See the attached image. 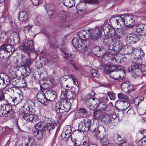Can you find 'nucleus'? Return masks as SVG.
<instances>
[{"label":"nucleus","mask_w":146,"mask_h":146,"mask_svg":"<svg viewBox=\"0 0 146 146\" xmlns=\"http://www.w3.org/2000/svg\"><path fill=\"white\" fill-rule=\"evenodd\" d=\"M5 99V96L4 91L1 89L0 90V101Z\"/></svg>","instance_id":"774afa93"},{"label":"nucleus","mask_w":146,"mask_h":146,"mask_svg":"<svg viewBox=\"0 0 146 146\" xmlns=\"http://www.w3.org/2000/svg\"><path fill=\"white\" fill-rule=\"evenodd\" d=\"M35 127L37 129L40 131H43V132L45 130V128L46 127L43 123L41 122H39L36 124L35 125Z\"/></svg>","instance_id":"72a5a7b5"},{"label":"nucleus","mask_w":146,"mask_h":146,"mask_svg":"<svg viewBox=\"0 0 146 146\" xmlns=\"http://www.w3.org/2000/svg\"><path fill=\"white\" fill-rule=\"evenodd\" d=\"M66 45L64 43L62 44L60 47V50L64 54V57L65 58L68 60L72 66L73 67L74 69L76 70H78V68L75 65V64L73 61V59L74 58V56L73 54H67L66 52Z\"/></svg>","instance_id":"39448f33"},{"label":"nucleus","mask_w":146,"mask_h":146,"mask_svg":"<svg viewBox=\"0 0 146 146\" xmlns=\"http://www.w3.org/2000/svg\"><path fill=\"white\" fill-rule=\"evenodd\" d=\"M138 144L141 146H146V137H143L138 142Z\"/></svg>","instance_id":"de8ad7c7"},{"label":"nucleus","mask_w":146,"mask_h":146,"mask_svg":"<svg viewBox=\"0 0 146 146\" xmlns=\"http://www.w3.org/2000/svg\"><path fill=\"white\" fill-rule=\"evenodd\" d=\"M135 31L137 35H142L144 34L146 35V25L140 24L137 25L135 27Z\"/></svg>","instance_id":"f3484780"},{"label":"nucleus","mask_w":146,"mask_h":146,"mask_svg":"<svg viewBox=\"0 0 146 146\" xmlns=\"http://www.w3.org/2000/svg\"><path fill=\"white\" fill-rule=\"evenodd\" d=\"M59 19L62 22L66 21V13L65 11H62L60 14Z\"/></svg>","instance_id":"ea45409f"},{"label":"nucleus","mask_w":146,"mask_h":146,"mask_svg":"<svg viewBox=\"0 0 146 146\" xmlns=\"http://www.w3.org/2000/svg\"><path fill=\"white\" fill-rule=\"evenodd\" d=\"M102 140V144H103V145H106L110 143L109 140L106 136Z\"/></svg>","instance_id":"4d7b16f0"},{"label":"nucleus","mask_w":146,"mask_h":146,"mask_svg":"<svg viewBox=\"0 0 146 146\" xmlns=\"http://www.w3.org/2000/svg\"><path fill=\"white\" fill-rule=\"evenodd\" d=\"M98 122L96 123L94 122L92 125L91 123V125L90 126L89 128H90V129H89V130L92 132H96L98 130Z\"/></svg>","instance_id":"e433bc0d"},{"label":"nucleus","mask_w":146,"mask_h":146,"mask_svg":"<svg viewBox=\"0 0 146 146\" xmlns=\"http://www.w3.org/2000/svg\"><path fill=\"white\" fill-rule=\"evenodd\" d=\"M91 73L92 76L94 78H98L100 76V74L96 70H92Z\"/></svg>","instance_id":"a18cd8bd"},{"label":"nucleus","mask_w":146,"mask_h":146,"mask_svg":"<svg viewBox=\"0 0 146 146\" xmlns=\"http://www.w3.org/2000/svg\"><path fill=\"white\" fill-rule=\"evenodd\" d=\"M21 66L24 68H23V72L22 73V74L24 77H26L30 74L31 72L29 67L31 64V61L30 59L24 56H22L21 57Z\"/></svg>","instance_id":"7ed1b4c3"},{"label":"nucleus","mask_w":146,"mask_h":146,"mask_svg":"<svg viewBox=\"0 0 146 146\" xmlns=\"http://www.w3.org/2000/svg\"><path fill=\"white\" fill-rule=\"evenodd\" d=\"M109 57L113 61L117 63H119L124 61L123 60V56L120 54H115L114 53H109L108 54Z\"/></svg>","instance_id":"4468645a"},{"label":"nucleus","mask_w":146,"mask_h":146,"mask_svg":"<svg viewBox=\"0 0 146 146\" xmlns=\"http://www.w3.org/2000/svg\"><path fill=\"white\" fill-rule=\"evenodd\" d=\"M125 74L124 70V68L121 69L117 70L111 73L109 75L110 77L115 80L119 79H122L125 78Z\"/></svg>","instance_id":"6e6552de"},{"label":"nucleus","mask_w":146,"mask_h":146,"mask_svg":"<svg viewBox=\"0 0 146 146\" xmlns=\"http://www.w3.org/2000/svg\"><path fill=\"white\" fill-rule=\"evenodd\" d=\"M4 104H3L0 106V116L5 117V114Z\"/></svg>","instance_id":"37998d69"},{"label":"nucleus","mask_w":146,"mask_h":146,"mask_svg":"<svg viewBox=\"0 0 146 146\" xmlns=\"http://www.w3.org/2000/svg\"><path fill=\"white\" fill-rule=\"evenodd\" d=\"M105 120L110 125H115L117 123V119L116 118H114L112 117L110 118L109 116H107L106 118V119Z\"/></svg>","instance_id":"c756f323"},{"label":"nucleus","mask_w":146,"mask_h":146,"mask_svg":"<svg viewBox=\"0 0 146 146\" xmlns=\"http://www.w3.org/2000/svg\"><path fill=\"white\" fill-rule=\"evenodd\" d=\"M106 107V103L104 102H99L98 105L96 106L95 108L97 109H104Z\"/></svg>","instance_id":"79ce46f5"},{"label":"nucleus","mask_w":146,"mask_h":146,"mask_svg":"<svg viewBox=\"0 0 146 146\" xmlns=\"http://www.w3.org/2000/svg\"><path fill=\"white\" fill-rule=\"evenodd\" d=\"M30 113H24L22 115L24 119L28 121L31 122L34 121H36L38 119V117L36 115H33L30 114Z\"/></svg>","instance_id":"6ab92c4d"},{"label":"nucleus","mask_w":146,"mask_h":146,"mask_svg":"<svg viewBox=\"0 0 146 146\" xmlns=\"http://www.w3.org/2000/svg\"><path fill=\"white\" fill-rule=\"evenodd\" d=\"M84 1L86 3L97 4L99 3L98 0H84Z\"/></svg>","instance_id":"864d4df0"},{"label":"nucleus","mask_w":146,"mask_h":146,"mask_svg":"<svg viewBox=\"0 0 146 146\" xmlns=\"http://www.w3.org/2000/svg\"><path fill=\"white\" fill-rule=\"evenodd\" d=\"M13 113L14 111H13L12 108L10 109L9 111H6L5 113L6 114H5V117H10L13 114Z\"/></svg>","instance_id":"bf43d9fd"},{"label":"nucleus","mask_w":146,"mask_h":146,"mask_svg":"<svg viewBox=\"0 0 146 146\" xmlns=\"http://www.w3.org/2000/svg\"><path fill=\"white\" fill-rule=\"evenodd\" d=\"M106 130L105 128L102 125L98 127V130L96 131L94 137L98 140H102L105 137Z\"/></svg>","instance_id":"1a4fd4ad"},{"label":"nucleus","mask_w":146,"mask_h":146,"mask_svg":"<svg viewBox=\"0 0 146 146\" xmlns=\"http://www.w3.org/2000/svg\"><path fill=\"white\" fill-rule=\"evenodd\" d=\"M133 54L138 59H141L144 57V53L142 50L138 48H134Z\"/></svg>","instance_id":"bb28decb"},{"label":"nucleus","mask_w":146,"mask_h":146,"mask_svg":"<svg viewBox=\"0 0 146 146\" xmlns=\"http://www.w3.org/2000/svg\"><path fill=\"white\" fill-rule=\"evenodd\" d=\"M101 36V30L100 28H97L92 29L90 35L91 39L93 41H98L100 39Z\"/></svg>","instance_id":"f8f14e48"},{"label":"nucleus","mask_w":146,"mask_h":146,"mask_svg":"<svg viewBox=\"0 0 146 146\" xmlns=\"http://www.w3.org/2000/svg\"><path fill=\"white\" fill-rule=\"evenodd\" d=\"M56 125V124L53 122L48 124L47 126L48 131L50 133L54 129Z\"/></svg>","instance_id":"a19ab883"},{"label":"nucleus","mask_w":146,"mask_h":146,"mask_svg":"<svg viewBox=\"0 0 146 146\" xmlns=\"http://www.w3.org/2000/svg\"><path fill=\"white\" fill-rule=\"evenodd\" d=\"M122 48L121 42H116L115 45L112 47V49L115 52H119Z\"/></svg>","instance_id":"c9c22d12"},{"label":"nucleus","mask_w":146,"mask_h":146,"mask_svg":"<svg viewBox=\"0 0 146 146\" xmlns=\"http://www.w3.org/2000/svg\"><path fill=\"white\" fill-rule=\"evenodd\" d=\"M33 27V25H28L25 26L24 28V31L28 33L31 29Z\"/></svg>","instance_id":"0e129e2a"},{"label":"nucleus","mask_w":146,"mask_h":146,"mask_svg":"<svg viewBox=\"0 0 146 146\" xmlns=\"http://www.w3.org/2000/svg\"><path fill=\"white\" fill-rule=\"evenodd\" d=\"M9 57V54L6 52L5 50L3 48V46L1 47L0 50V58H6Z\"/></svg>","instance_id":"7c9ffc66"},{"label":"nucleus","mask_w":146,"mask_h":146,"mask_svg":"<svg viewBox=\"0 0 146 146\" xmlns=\"http://www.w3.org/2000/svg\"><path fill=\"white\" fill-rule=\"evenodd\" d=\"M6 34L5 32H0V42L5 39Z\"/></svg>","instance_id":"603ef678"},{"label":"nucleus","mask_w":146,"mask_h":146,"mask_svg":"<svg viewBox=\"0 0 146 146\" xmlns=\"http://www.w3.org/2000/svg\"><path fill=\"white\" fill-rule=\"evenodd\" d=\"M124 17L125 15H122L119 17L118 19H115V22L117 25L120 27L121 25H125Z\"/></svg>","instance_id":"c85d7f7f"},{"label":"nucleus","mask_w":146,"mask_h":146,"mask_svg":"<svg viewBox=\"0 0 146 146\" xmlns=\"http://www.w3.org/2000/svg\"><path fill=\"white\" fill-rule=\"evenodd\" d=\"M133 87V85L129 81H126L123 83L121 86L122 90L125 93L131 92Z\"/></svg>","instance_id":"aec40b11"},{"label":"nucleus","mask_w":146,"mask_h":146,"mask_svg":"<svg viewBox=\"0 0 146 146\" xmlns=\"http://www.w3.org/2000/svg\"><path fill=\"white\" fill-rule=\"evenodd\" d=\"M48 96L49 98L50 101L54 100L56 98V92L52 90H49L46 91Z\"/></svg>","instance_id":"393cba45"},{"label":"nucleus","mask_w":146,"mask_h":146,"mask_svg":"<svg viewBox=\"0 0 146 146\" xmlns=\"http://www.w3.org/2000/svg\"><path fill=\"white\" fill-rule=\"evenodd\" d=\"M20 81L19 79H17L15 81H13L12 83V85L13 87H15L17 88H20L19 81Z\"/></svg>","instance_id":"8fccbe9b"},{"label":"nucleus","mask_w":146,"mask_h":146,"mask_svg":"<svg viewBox=\"0 0 146 146\" xmlns=\"http://www.w3.org/2000/svg\"><path fill=\"white\" fill-rule=\"evenodd\" d=\"M5 77L3 78V82L1 86V89H2L4 88L10 84V80L9 79L7 78H7H8V77L6 76V75L5 74Z\"/></svg>","instance_id":"473e14b6"},{"label":"nucleus","mask_w":146,"mask_h":146,"mask_svg":"<svg viewBox=\"0 0 146 146\" xmlns=\"http://www.w3.org/2000/svg\"><path fill=\"white\" fill-rule=\"evenodd\" d=\"M101 115V112L99 111H96L93 112V117L94 119H96L100 118Z\"/></svg>","instance_id":"49530a36"},{"label":"nucleus","mask_w":146,"mask_h":146,"mask_svg":"<svg viewBox=\"0 0 146 146\" xmlns=\"http://www.w3.org/2000/svg\"><path fill=\"white\" fill-rule=\"evenodd\" d=\"M126 40L129 43H134L139 40V38L136 35L131 34L127 36Z\"/></svg>","instance_id":"4be33fe9"},{"label":"nucleus","mask_w":146,"mask_h":146,"mask_svg":"<svg viewBox=\"0 0 146 146\" xmlns=\"http://www.w3.org/2000/svg\"><path fill=\"white\" fill-rule=\"evenodd\" d=\"M121 32L123 35H125L128 33L129 31L127 27H124L121 29Z\"/></svg>","instance_id":"e2e57ef3"},{"label":"nucleus","mask_w":146,"mask_h":146,"mask_svg":"<svg viewBox=\"0 0 146 146\" xmlns=\"http://www.w3.org/2000/svg\"><path fill=\"white\" fill-rule=\"evenodd\" d=\"M125 25L126 27H132L135 23L134 19L131 15H125Z\"/></svg>","instance_id":"a211bd4d"},{"label":"nucleus","mask_w":146,"mask_h":146,"mask_svg":"<svg viewBox=\"0 0 146 146\" xmlns=\"http://www.w3.org/2000/svg\"><path fill=\"white\" fill-rule=\"evenodd\" d=\"M18 20L21 22L25 21L28 18V15L24 11H21L18 13Z\"/></svg>","instance_id":"cd10ccee"},{"label":"nucleus","mask_w":146,"mask_h":146,"mask_svg":"<svg viewBox=\"0 0 146 146\" xmlns=\"http://www.w3.org/2000/svg\"><path fill=\"white\" fill-rule=\"evenodd\" d=\"M107 95L111 100H114L115 99V94L113 91L108 92Z\"/></svg>","instance_id":"09e8293b"},{"label":"nucleus","mask_w":146,"mask_h":146,"mask_svg":"<svg viewBox=\"0 0 146 146\" xmlns=\"http://www.w3.org/2000/svg\"><path fill=\"white\" fill-rule=\"evenodd\" d=\"M63 5L68 8H71L75 4V0H63Z\"/></svg>","instance_id":"a878e982"},{"label":"nucleus","mask_w":146,"mask_h":146,"mask_svg":"<svg viewBox=\"0 0 146 146\" xmlns=\"http://www.w3.org/2000/svg\"><path fill=\"white\" fill-rule=\"evenodd\" d=\"M121 109L123 111H125L129 107L130 104L127 102L125 101L121 104Z\"/></svg>","instance_id":"4c0bfd02"},{"label":"nucleus","mask_w":146,"mask_h":146,"mask_svg":"<svg viewBox=\"0 0 146 146\" xmlns=\"http://www.w3.org/2000/svg\"><path fill=\"white\" fill-rule=\"evenodd\" d=\"M65 88V87H64L63 86H62L61 87V95H63L64 97V98H66V97L67 96V94H68V91H68L65 90V91H64V88Z\"/></svg>","instance_id":"3c124183"},{"label":"nucleus","mask_w":146,"mask_h":146,"mask_svg":"<svg viewBox=\"0 0 146 146\" xmlns=\"http://www.w3.org/2000/svg\"><path fill=\"white\" fill-rule=\"evenodd\" d=\"M118 97L119 99H124L129 101H130L129 98L127 95L121 93L118 94Z\"/></svg>","instance_id":"c03bdc74"},{"label":"nucleus","mask_w":146,"mask_h":146,"mask_svg":"<svg viewBox=\"0 0 146 146\" xmlns=\"http://www.w3.org/2000/svg\"><path fill=\"white\" fill-rule=\"evenodd\" d=\"M95 55L99 57L104 58L106 56L107 54H105L103 52L102 50L101 49V48L99 46H96L93 49Z\"/></svg>","instance_id":"5701e85b"},{"label":"nucleus","mask_w":146,"mask_h":146,"mask_svg":"<svg viewBox=\"0 0 146 146\" xmlns=\"http://www.w3.org/2000/svg\"><path fill=\"white\" fill-rule=\"evenodd\" d=\"M134 49L130 46H125L123 49L124 53L125 54H128L133 53L134 52Z\"/></svg>","instance_id":"2f4dec72"},{"label":"nucleus","mask_w":146,"mask_h":146,"mask_svg":"<svg viewBox=\"0 0 146 146\" xmlns=\"http://www.w3.org/2000/svg\"><path fill=\"white\" fill-rule=\"evenodd\" d=\"M4 104L5 113L6 112V111H9L10 109L12 108V106H11L10 104Z\"/></svg>","instance_id":"338daca9"},{"label":"nucleus","mask_w":146,"mask_h":146,"mask_svg":"<svg viewBox=\"0 0 146 146\" xmlns=\"http://www.w3.org/2000/svg\"><path fill=\"white\" fill-rule=\"evenodd\" d=\"M49 15L51 18H54L56 17V12L54 11H48Z\"/></svg>","instance_id":"052dcab7"},{"label":"nucleus","mask_w":146,"mask_h":146,"mask_svg":"<svg viewBox=\"0 0 146 146\" xmlns=\"http://www.w3.org/2000/svg\"><path fill=\"white\" fill-rule=\"evenodd\" d=\"M27 86V83L26 81L24 80H23L21 82H20L19 86L20 88H23L26 87Z\"/></svg>","instance_id":"680f3d73"},{"label":"nucleus","mask_w":146,"mask_h":146,"mask_svg":"<svg viewBox=\"0 0 146 146\" xmlns=\"http://www.w3.org/2000/svg\"><path fill=\"white\" fill-rule=\"evenodd\" d=\"M35 104L33 101H30L24 104L23 107V110L24 111L23 113L20 114V115H22L24 113L34 112L35 111L34 108Z\"/></svg>","instance_id":"9d476101"},{"label":"nucleus","mask_w":146,"mask_h":146,"mask_svg":"<svg viewBox=\"0 0 146 146\" xmlns=\"http://www.w3.org/2000/svg\"><path fill=\"white\" fill-rule=\"evenodd\" d=\"M143 66H144L143 65L140 64L139 63L133 62L131 66L129 68L128 70L130 72L132 77L135 78L138 77V74H137V73L139 72L141 70Z\"/></svg>","instance_id":"423d86ee"},{"label":"nucleus","mask_w":146,"mask_h":146,"mask_svg":"<svg viewBox=\"0 0 146 146\" xmlns=\"http://www.w3.org/2000/svg\"><path fill=\"white\" fill-rule=\"evenodd\" d=\"M103 30L105 35L108 38H110L115 35V31L114 29L110 26L106 27H104Z\"/></svg>","instance_id":"2eb2a0df"},{"label":"nucleus","mask_w":146,"mask_h":146,"mask_svg":"<svg viewBox=\"0 0 146 146\" xmlns=\"http://www.w3.org/2000/svg\"><path fill=\"white\" fill-rule=\"evenodd\" d=\"M75 97V96L73 94L72 91H68V94H67V96L66 98H67L69 99H72Z\"/></svg>","instance_id":"5fc2aeb1"},{"label":"nucleus","mask_w":146,"mask_h":146,"mask_svg":"<svg viewBox=\"0 0 146 146\" xmlns=\"http://www.w3.org/2000/svg\"><path fill=\"white\" fill-rule=\"evenodd\" d=\"M58 56L56 54L52 53L51 54L50 58V60L52 62H54V60H55L58 58Z\"/></svg>","instance_id":"13d9d810"},{"label":"nucleus","mask_w":146,"mask_h":146,"mask_svg":"<svg viewBox=\"0 0 146 146\" xmlns=\"http://www.w3.org/2000/svg\"><path fill=\"white\" fill-rule=\"evenodd\" d=\"M72 131L70 127H69L64 132H63L61 134V137L64 141H67L71 136L70 133Z\"/></svg>","instance_id":"412c9836"},{"label":"nucleus","mask_w":146,"mask_h":146,"mask_svg":"<svg viewBox=\"0 0 146 146\" xmlns=\"http://www.w3.org/2000/svg\"><path fill=\"white\" fill-rule=\"evenodd\" d=\"M36 97L37 101L44 105H47L50 101V100L47 98L43 92L38 93Z\"/></svg>","instance_id":"ddd939ff"},{"label":"nucleus","mask_w":146,"mask_h":146,"mask_svg":"<svg viewBox=\"0 0 146 146\" xmlns=\"http://www.w3.org/2000/svg\"><path fill=\"white\" fill-rule=\"evenodd\" d=\"M5 50L6 52L9 54V56L13 54L15 49L13 46L11 45L4 44L3 45V48Z\"/></svg>","instance_id":"b1692460"},{"label":"nucleus","mask_w":146,"mask_h":146,"mask_svg":"<svg viewBox=\"0 0 146 146\" xmlns=\"http://www.w3.org/2000/svg\"><path fill=\"white\" fill-rule=\"evenodd\" d=\"M20 40L19 34L16 33L14 34L13 40L15 44H19L20 42Z\"/></svg>","instance_id":"58836bf2"},{"label":"nucleus","mask_w":146,"mask_h":146,"mask_svg":"<svg viewBox=\"0 0 146 146\" xmlns=\"http://www.w3.org/2000/svg\"><path fill=\"white\" fill-rule=\"evenodd\" d=\"M71 108V103L65 101L64 104L62 102H58L56 105V110L58 113L65 115Z\"/></svg>","instance_id":"20e7f679"},{"label":"nucleus","mask_w":146,"mask_h":146,"mask_svg":"<svg viewBox=\"0 0 146 146\" xmlns=\"http://www.w3.org/2000/svg\"><path fill=\"white\" fill-rule=\"evenodd\" d=\"M143 99L144 98H141V97H140L135 98L134 99V103L136 105H138L139 103L142 100H143Z\"/></svg>","instance_id":"6e6d98bb"},{"label":"nucleus","mask_w":146,"mask_h":146,"mask_svg":"<svg viewBox=\"0 0 146 146\" xmlns=\"http://www.w3.org/2000/svg\"><path fill=\"white\" fill-rule=\"evenodd\" d=\"M123 68L121 65H115L110 64L105 66L104 68V72L106 74H109L117 71V70L121 69Z\"/></svg>","instance_id":"9b49d317"},{"label":"nucleus","mask_w":146,"mask_h":146,"mask_svg":"<svg viewBox=\"0 0 146 146\" xmlns=\"http://www.w3.org/2000/svg\"><path fill=\"white\" fill-rule=\"evenodd\" d=\"M99 100L96 98H91L86 101V105L90 110H94L96 109L95 108L96 106L98 104Z\"/></svg>","instance_id":"dca6fc26"},{"label":"nucleus","mask_w":146,"mask_h":146,"mask_svg":"<svg viewBox=\"0 0 146 146\" xmlns=\"http://www.w3.org/2000/svg\"><path fill=\"white\" fill-rule=\"evenodd\" d=\"M92 29H89L87 30L82 29L78 33L79 38L74 37L72 40V43L75 48L82 52L88 51V48L89 42L87 40L90 37Z\"/></svg>","instance_id":"f257e3e1"},{"label":"nucleus","mask_w":146,"mask_h":146,"mask_svg":"<svg viewBox=\"0 0 146 146\" xmlns=\"http://www.w3.org/2000/svg\"><path fill=\"white\" fill-rule=\"evenodd\" d=\"M72 91L73 94H74V95L75 96V97L77 96L78 95L79 91V87L78 86H76V88H75V89L74 91Z\"/></svg>","instance_id":"69168bd1"},{"label":"nucleus","mask_w":146,"mask_h":146,"mask_svg":"<svg viewBox=\"0 0 146 146\" xmlns=\"http://www.w3.org/2000/svg\"><path fill=\"white\" fill-rule=\"evenodd\" d=\"M20 48L25 53L29 54L34 50V46L32 40H24L20 46Z\"/></svg>","instance_id":"f03ea898"},{"label":"nucleus","mask_w":146,"mask_h":146,"mask_svg":"<svg viewBox=\"0 0 146 146\" xmlns=\"http://www.w3.org/2000/svg\"><path fill=\"white\" fill-rule=\"evenodd\" d=\"M88 111L84 108H80L78 111V113L80 117H84L88 113Z\"/></svg>","instance_id":"f704fd0d"},{"label":"nucleus","mask_w":146,"mask_h":146,"mask_svg":"<svg viewBox=\"0 0 146 146\" xmlns=\"http://www.w3.org/2000/svg\"><path fill=\"white\" fill-rule=\"evenodd\" d=\"M91 125V121L87 118H85L81 121L78 125V130L80 131L87 132L90 129V126Z\"/></svg>","instance_id":"0eeeda50"}]
</instances>
